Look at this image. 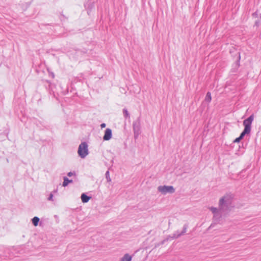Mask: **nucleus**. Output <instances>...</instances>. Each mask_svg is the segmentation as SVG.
<instances>
[{"label":"nucleus","instance_id":"ddd939ff","mask_svg":"<svg viewBox=\"0 0 261 261\" xmlns=\"http://www.w3.org/2000/svg\"><path fill=\"white\" fill-rule=\"evenodd\" d=\"M212 100L211 94L210 92H208L206 93V95L205 97V101L207 102H210Z\"/></svg>","mask_w":261,"mask_h":261},{"label":"nucleus","instance_id":"4468645a","mask_svg":"<svg viewBox=\"0 0 261 261\" xmlns=\"http://www.w3.org/2000/svg\"><path fill=\"white\" fill-rule=\"evenodd\" d=\"M123 113L124 116L125 118H127V117H129V113H128V112L127 111V110L126 109H124L123 110Z\"/></svg>","mask_w":261,"mask_h":261},{"label":"nucleus","instance_id":"4be33fe9","mask_svg":"<svg viewBox=\"0 0 261 261\" xmlns=\"http://www.w3.org/2000/svg\"><path fill=\"white\" fill-rule=\"evenodd\" d=\"M180 232H179L178 231H176V232H175L174 233H176V235H178V233H180Z\"/></svg>","mask_w":261,"mask_h":261},{"label":"nucleus","instance_id":"f03ea898","mask_svg":"<svg viewBox=\"0 0 261 261\" xmlns=\"http://www.w3.org/2000/svg\"><path fill=\"white\" fill-rule=\"evenodd\" d=\"M210 210L213 214V220L215 223H219L222 219L223 216L228 212L224 208H221L218 206V207L212 206L209 208Z\"/></svg>","mask_w":261,"mask_h":261},{"label":"nucleus","instance_id":"5701e85b","mask_svg":"<svg viewBox=\"0 0 261 261\" xmlns=\"http://www.w3.org/2000/svg\"><path fill=\"white\" fill-rule=\"evenodd\" d=\"M57 191H58V190H54V193H57Z\"/></svg>","mask_w":261,"mask_h":261},{"label":"nucleus","instance_id":"a211bd4d","mask_svg":"<svg viewBox=\"0 0 261 261\" xmlns=\"http://www.w3.org/2000/svg\"><path fill=\"white\" fill-rule=\"evenodd\" d=\"M74 174H75L74 173L72 172H69L68 173L67 175L68 176H72V175H73Z\"/></svg>","mask_w":261,"mask_h":261},{"label":"nucleus","instance_id":"423d86ee","mask_svg":"<svg viewBox=\"0 0 261 261\" xmlns=\"http://www.w3.org/2000/svg\"><path fill=\"white\" fill-rule=\"evenodd\" d=\"M133 130L135 138H137L140 134V124L139 122H134L133 123Z\"/></svg>","mask_w":261,"mask_h":261},{"label":"nucleus","instance_id":"7ed1b4c3","mask_svg":"<svg viewBox=\"0 0 261 261\" xmlns=\"http://www.w3.org/2000/svg\"><path fill=\"white\" fill-rule=\"evenodd\" d=\"M254 119L253 115L250 116L247 119L243 121V125L244 129L241 134L240 137L242 139L244 136L246 134H249L251 132V124Z\"/></svg>","mask_w":261,"mask_h":261},{"label":"nucleus","instance_id":"6ab92c4d","mask_svg":"<svg viewBox=\"0 0 261 261\" xmlns=\"http://www.w3.org/2000/svg\"><path fill=\"white\" fill-rule=\"evenodd\" d=\"M260 24V22L259 21H255V25L256 26V27H258Z\"/></svg>","mask_w":261,"mask_h":261},{"label":"nucleus","instance_id":"dca6fc26","mask_svg":"<svg viewBox=\"0 0 261 261\" xmlns=\"http://www.w3.org/2000/svg\"><path fill=\"white\" fill-rule=\"evenodd\" d=\"M53 196H54L53 194L52 193H51L49 194V197L47 198V200L48 201H54Z\"/></svg>","mask_w":261,"mask_h":261},{"label":"nucleus","instance_id":"6e6552de","mask_svg":"<svg viewBox=\"0 0 261 261\" xmlns=\"http://www.w3.org/2000/svg\"><path fill=\"white\" fill-rule=\"evenodd\" d=\"M132 256L128 253H125L123 256L120 259L119 261H132Z\"/></svg>","mask_w":261,"mask_h":261},{"label":"nucleus","instance_id":"0eeeda50","mask_svg":"<svg viewBox=\"0 0 261 261\" xmlns=\"http://www.w3.org/2000/svg\"><path fill=\"white\" fill-rule=\"evenodd\" d=\"M112 136V130L110 128H107L105 130L103 139L105 141H108L111 139Z\"/></svg>","mask_w":261,"mask_h":261},{"label":"nucleus","instance_id":"1a4fd4ad","mask_svg":"<svg viewBox=\"0 0 261 261\" xmlns=\"http://www.w3.org/2000/svg\"><path fill=\"white\" fill-rule=\"evenodd\" d=\"M90 199V197L88 196L85 194L83 193L81 195L82 201L83 203H87V202H88Z\"/></svg>","mask_w":261,"mask_h":261},{"label":"nucleus","instance_id":"b1692460","mask_svg":"<svg viewBox=\"0 0 261 261\" xmlns=\"http://www.w3.org/2000/svg\"><path fill=\"white\" fill-rule=\"evenodd\" d=\"M260 18H261V14H260Z\"/></svg>","mask_w":261,"mask_h":261},{"label":"nucleus","instance_id":"20e7f679","mask_svg":"<svg viewBox=\"0 0 261 261\" xmlns=\"http://www.w3.org/2000/svg\"><path fill=\"white\" fill-rule=\"evenodd\" d=\"M77 153L82 159H84L89 154L88 146L86 142H82L80 144Z\"/></svg>","mask_w":261,"mask_h":261},{"label":"nucleus","instance_id":"f257e3e1","mask_svg":"<svg viewBox=\"0 0 261 261\" xmlns=\"http://www.w3.org/2000/svg\"><path fill=\"white\" fill-rule=\"evenodd\" d=\"M234 194L231 192L226 193L219 199L218 206L229 212L234 207Z\"/></svg>","mask_w":261,"mask_h":261},{"label":"nucleus","instance_id":"2eb2a0df","mask_svg":"<svg viewBox=\"0 0 261 261\" xmlns=\"http://www.w3.org/2000/svg\"><path fill=\"white\" fill-rule=\"evenodd\" d=\"M106 179H107V180L108 182H111V179L110 178V173H109V171H107L106 173Z\"/></svg>","mask_w":261,"mask_h":261},{"label":"nucleus","instance_id":"f8f14e48","mask_svg":"<svg viewBox=\"0 0 261 261\" xmlns=\"http://www.w3.org/2000/svg\"><path fill=\"white\" fill-rule=\"evenodd\" d=\"M39 220V218L37 217H35L32 219V223L35 226H37L38 225Z\"/></svg>","mask_w":261,"mask_h":261},{"label":"nucleus","instance_id":"9b49d317","mask_svg":"<svg viewBox=\"0 0 261 261\" xmlns=\"http://www.w3.org/2000/svg\"><path fill=\"white\" fill-rule=\"evenodd\" d=\"M72 182V180L69 179L67 177H64V181L63 182V186L66 187L69 183Z\"/></svg>","mask_w":261,"mask_h":261},{"label":"nucleus","instance_id":"39448f33","mask_svg":"<svg viewBox=\"0 0 261 261\" xmlns=\"http://www.w3.org/2000/svg\"><path fill=\"white\" fill-rule=\"evenodd\" d=\"M158 191L162 195L167 194H173L175 192V189L172 186H160L157 188Z\"/></svg>","mask_w":261,"mask_h":261},{"label":"nucleus","instance_id":"aec40b11","mask_svg":"<svg viewBox=\"0 0 261 261\" xmlns=\"http://www.w3.org/2000/svg\"><path fill=\"white\" fill-rule=\"evenodd\" d=\"M100 126L101 128H104L106 127V124L105 123H102L101 125H100Z\"/></svg>","mask_w":261,"mask_h":261},{"label":"nucleus","instance_id":"9d476101","mask_svg":"<svg viewBox=\"0 0 261 261\" xmlns=\"http://www.w3.org/2000/svg\"><path fill=\"white\" fill-rule=\"evenodd\" d=\"M187 231L186 227H184L183 230L180 233H178V235H176V233H173L172 236L171 237L172 239H176L181 236V235L184 234L185 233H186Z\"/></svg>","mask_w":261,"mask_h":261},{"label":"nucleus","instance_id":"f3484780","mask_svg":"<svg viewBox=\"0 0 261 261\" xmlns=\"http://www.w3.org/2000/svg\"><path fill=\"white\" fill-rule=\"evenodd\" d=\"M241 140H242V139L239 137L238 138H237L234 140L233 142H234V143H239Z\"/></svg>","mask_w":261,"mask_h":261},{"label":"nucleus","instance_id":"412c9836","mask_svg":"<svg viewBox=\"0 0 261 261\" xmlns=\"http://www.w3.org/2000/svg\"><path fill=\"white\" fill-rule=\"evenodd\" d=\"M51 77H53V78L55 76V75H54V73H51Z\"/></svg>","mask_w":261,"mask_h":261}]
</instances>
